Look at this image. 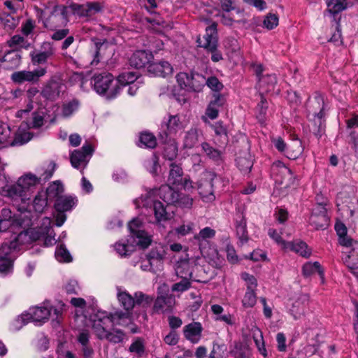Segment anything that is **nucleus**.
<instances>
[{
	"instance_id": "53",
	"label": "nucleus",
	"mask_w": 358,
	"mask_h": 358,
	"mask_svg": "<svg viewBox=\"0 0 358 358\" xmlns=\"http://www.w3.org/2000/svg\"><path fill=\"white\" fill-rule=\"evenodd\" d=\"M257 303L256 290H246L243 299L242 305L245 308H252Z\"/></svg>"
},
{
	"instance_id": "33",
	"label": "nucleus",
	"mask_w": 358,
	"mask_h": 358,
	"mask_svg": "<svg viewBox=\"0 0 358 358\" xmlns=\"http://www.w3.org/2000/svg\"><path fill=\"white\" fill-rule=\"evenodd\" d=\"M152 58L153 56L150 52L146 50L136 51V69L145 71V68L148 69Z\"/></svg>"
},
{
	"instance_id": "18",
	"label": "nucleus",
	"mask_w": 358,
	"mask_h": 358,
	"mask_svg": "<svg viewBox=\"0 0 358 358\" xmlns=\"http://www.w3.org/2000/svg\"><path fill=\"white\" fill-rule=\"evenodd\" d=\"M93 152L92 145L90 144L84 145L81 150H75L71 155V165L77 169H83Z\"/></svg>"
},
{
	"instance_id": "20",
	"label": "nucleus",
	"mask_w": 358,
	"mask_h": 358,
	"mask_svg": "<svg viewBox=\"0 0 358 358\" xmlns=\"http://www.w3.org/2000/svg\"><path fill=\"white\" fill-rule=\"evenodd\" d=\"M67 8L68 13L71 11L78 16L87 17L99 12L101 10V6L97 2L88 3L85 5L73 3Z\"/></svg>"
},
{
	"instance_id": "52",
	"label": "nucleus",
	"mask_w": 358,
	"mask_h": 358,
	"mask_svg": "<svg viewBox=\"0 0 358 358\" xmlns=\"http://www.w3.org/2000/svg\"><path fill=\"white\" fill-rule=\"evenodd\" d=\"M209 358H227V348L224 343H214Z\"/></svg>"
},
{
	"instance_id": "14",
	"label": "nucleus",
	"mask_w": 358,
	"mask_h": 358,
	"mask_svg": "<svg viewBox=\"0 0 358 358\" xmlns=\"http://www.w3.org/2000/svg\"><path fill=\"white\" fill-rule=\"evenodd\" d=\"M186 126L187 123L181 120L178 115H169L167 118L164 119L161 125L166 138L176 135L178 131L184 129Z\"/></svg>"
},
{
	"instance_id": "26",
	"label": "nucleus",
	"mask_w": 358,
	"mask_h": 358,
	"mask_svg": "<svg viewBox=\"0 0 358 358\" xmlns=\"http://www.w3.org/2000/svg\"><path fill=\"white\" fill-rule=\"evenodd\" d=\"M148 71L154 76L165 78L173 73V69L168 62L160 61L149 64Z\"/></svg>"
},
{
	"instance_id": "61",
	"label": "nucleus",
	"mask_w": 358,
	"mask_h": 358,
	"mask_svg": "<svg viewBox=\"0 0 358 358\" xmlns=\"http://www.w3.org/2000/svg\"><path fill=\"white\" fill-rule=\"evenodd\" d=\"M201 148L203 151L210 158L214 160H217L220 158L221 152H220V150L213 148L208 143H203L201 144Z\"/></svg>"
},
{
	"instance_id": "15",
	"label": "nucleus",
	"mask_w": 358,
	"mask_h": 358,
	"mask_svg": "<svg viewBox=\"0 0 358 358\" xmlns=\"http://www.w3.org/2000/svg\"><path fill=\"white\" fill-rule=\"evenodd\" d=\"M134 219L131 220L128 223V229L130 231L129 238L127 240H122L115 243V250L121 257L131 255L134 251Z\"/></svg>"
},
{
	"instance_id": "49",
	"label": "nucleus",
	"mask_w": 358,
	"mask_h": 358,
	"mask_svg": "<svg viewBox=\"0 0 358 358\" xmlns=\"http://www.w3.org/2000/svg\"><path fill=\"white\" fill-rule=\"evenodd\" d=\"M199 131L196 128H191L185 134L183 142L185 148H192L198 143Z\"/></svg>"
},
{
	"instance_id": "31",
	"label": "nucleus",
	"mask_w": 358,
	"mask_h": 358,
	"mask_svg": "<svg viewBox=\"0 0 358 358\" xmlns=\"http://www.w3.org/2000/svg\"><path fill=\"white\" fill-rule=\"evenodd\" d=\"M117 299L121 306L127 312L132 310L134 307V299L133 297L127 292L122 291L120 288H117ZM125 315H128L131 320V317L129 313H124Z\"/></svg>"
},
{
	"instance_id": "19",
	"label": "nucleus",
	"mask_w": 358,
	"mask_h": 358,
	"mask_svg": "<svg viewBox=\"0 0 358 358\" xmlns=\"http://www.w3.org/2000/svg\"><path fill=\"white\" fill-rule=\"evenodd\" d=\"M55 50L50 42H44L39 50H34L30 53L33 64L38 65L45 64L48 58L52 56Z\"/></svg>"
},
{
	"instance_id": "13",
	"label": "nucleus",
	"mask_w": 358,
	"mask_h": 358,
	"mask_svg": "<svg viewBox=\"0 0 358 358\" xmlns=\"http://www.w3.org/2000/svg\"><path fill=\"white\" fill-rule=\"evenodd\" d=\"M308 301L309 298L306 294H298L289 299L287 306L294 320L301 318L305 314Z\"/></svg>"
},
{
	"instance_id": "3",
	"label": "nucleus",
	"mask_w": 358,
	"mask_h": 358,
	"mask_svg": "<svg viewBox=\"0 0 358 358\" xmlns=\"http://www.w3.org/2000/svg\"><path fill=\"white\" fill-rule=\"evenodd\" d=\"M62 315V308L53 306L50 302H43L41 306L29 308L19 315L13 322L15 329H20L28 322L41 325L52 319L58 321Z\"/></svg>"
},
{
	"instance_id": "45",
	"label": "nucleus",
	"mask_w": 358,
	"mask_h": 358,
	"mask_svg": "<svg viewBox=\"0 0 358 358\" xmlns=\"http://www.w3.org/2000/svg\"><path fill=\"white\" fill-rule=\"evenodd\" d=\"M252 334L255 343L257 348H258L259 352L266 357L267 356V352L265 348L264 341L263 338L262 332L261 330L256 326L252 327Z\"/></svg>"
},
{
	"instance_id": "51",
	"label": "nucleus",
	"mask_w": 358,
	"mask_h": 358,
	"mask_svg": "<svg viewBox=\"0 0 358 358\" xmlns=\"http://www.w3.org/2000/svg\"><path fill=\"white\" fill-rule=\"evenodd\" d=\"M194 223L192 222H188L176 227L174 230L169 231L168 235H171V234L174 233L178 236H185L188 234H190L194 231Z\"/></svg>"
},
{
	"instance_id": "8",
	"label": "nucleus",
	"mask_w": 358,
	"mask_h": 358,
	"mask_svg": "<svg viewBox=\"0 0 358 358\" xmlns=\"http://www.w3.org/2000/svg\"><path fill=\"white\" fill-rule=\"evenodd\" d=\"M155 193V191H148L139 199L138 203H141L146 208L152 206L155 219V223L161 225L162 223L170 220L173 215L166 210V207L162 202L155 200V198H153Z\"/></svg>"
},
{
	"instance_id": "38",
	"label": "nucleus",
	"mask_w": 358,
	"mask_h": 358,
	"mask_svg": "<svg viewBox=\"0 0 358 358\" xmlns=\"http://www.w3.org/2000/svg\"><path fill=\"white\" fill-rule=\"evenodd\" d=\"M303 274L306 277L310 276L313 273L317 272L320 276L322 283L324 282V271L321 268V265L318 262H307L302 268Z\"/></svg>"
},
{
	"instance_id": "4",
	"label": "nucleus",
	"mask_w": 358,
	"mask_h": 358,
	"mask_svg": "<svg viewBox=\"0 0 358 358\" xmlns=\"http://www.w3.org/2000/svg\"><path fill=\"white\" fill-rule=\"evenodd\" d=\"M37 241H42L45 246H50L56 243L55 233L51 227L50 218L44 217L42 225L39 229H29L21 231L11 241L8 242L16 243L17 245V251L22 246Z\"/></svg>"
},
{
	"instance_id": "58",
	"label": "nucleus",
	"mask_w": 358,
	"mask_h": 358,
	"mask_svg": "<svg viewBox=\"0 0 358 358\" xmlns=\"http://www.w3.org/2000/svg\"><path fill=\"white\" fill-rule=\"evenodd\" d=\"M275 83L276 78L274 75H268L266 76H262L259 78V86L260 87H265L264 90L266 92L272 90Z\"/></svg>"
},
{
	"instance_id": "28",
	"label": "nucleus",
	"mask_w": 358,
	"mask_h": 358,
	"mask_svg": "<svg viewBox=\"0 0 358 358\" xmlns=\"http://www.w3.org/2000/svg\"><path fill=\"white\" fill-rule=\"evenodd\" d=\"M198 189L199 193L203 201L206 203H211L215 201V196L214 194L212 179L201 180L199 185Z\"/></svg>"
},
{
	"instance_id": "2",
	"label": "nucleus",
	"mask_w": 358,
	"mask_h": 358,
	"mask_svg": "<svg viewBox=\"0 0 358 358\" xmlns=\"http://www.w3.org/2000/svg\"><path fill=\"white\" fill-rule=\"evenodd\" d=\"M54 172V167L49 164L44 173L37 176L31 173L21 176L15 183H7L1 192V195L9 199L15 205L29 203V201L36 185L41 180L50 178Z\"/></svg>"
},
{
	"instance_id": "29",
	"label": "nucleus",
	"mask_w": 358,
	"mask_h": 358,
	"mask_svg": "<svg viewBox=\"0 0 358 358\" xmlns=\"http://www.w3.org/2000/svg\"><path fill=\"white\" fill-rule=\"evenodd\" d=\"M283 250L293 251L306 258L309 257L312 253L311 249L308 248L307 244L300 241L287 242Z\"/></svg>"
},
{
	"instance_id": "12",
	"label": "nucleus",
	"mask_w": 358,
	"mask_h": 358,
	"mask_svg": "<svg viewBox=\"0 0 358 358\" xmlns=\"http://www.w3.org/2000/svg\"><path fill=\"white\" fill-rule=\"evenodd\" d=\"M338 241L341 245L352 248L345 259L348 266L352 269L358 268V242L348 236L347 234L338 237Z\"/></svg>"
},
{
	"instance_id": "47",
	"label": "nucleus",
	"mask_w": 358,
	"mask_h": 358,
	"mask_svg": "<svg viewBox=\"0 0 358 358\" xmlns=\"http://www.w3.org/2000/svg\"><path fill=\"white\" fill-rule=\"evenodd\" d=\"M138 145L140 147L154 148L157 145L156 137L150 132H142L139 136Z\"/></svg>"
},
{
	"instance_id": "40",
	"label": "nucleus",
	"mask_w": 358,
	"mask_h": 358,
	"mask_svg": "<svg viewBox=\"0 0 358 358\" xmlns=\"http://www.w3.org/2000/svg\"><path fill=\"white\" fill-rule=\"evenodd\" d=\"M65 87L57 82H50L43 90V94L48 99H55L64 91Z\"/></svg>"
},
{
	"instance_id": "41",
	"label": "nucleus",
	"mask_w": 358,
	"mask_h": 358,
	"mask_svg": "<svg viewBox=\"0 0 358 358\" xmlns=\"http://www.w3.org/2000/svg\"><path fill=\"white\" fill-rule=\"evenodd\" d=\"M32 134L27 131H25L22 126L17 131L13 140L10 139V145L19 146L22 145L29 142L32 138Z\"/></svg>"
},
{
	"instance_id": "22",
	"label": "nucleus",
	"mask_w": 358,
	"mask_h": 358,
	"mask_svg": "<svg viewBox=\"0 0 358 358\" xmlns=\"http://www.w3.org/2000/svg\"><path fill=\"white\" fill-rule=\"evenodd\" d=\"M309 224L315 229H322L328 225L329 218L327 210L323 206H317L309 217Z\"/></svg>"
},
{
	"instance_id": "25",
	"label": "nucleus",
	"mask_w": 358,
	"mask_h": 358,
	"mask_svg": "<svg viewBox=\"0 0 358 358\" xmlns=\"http://www.w3.org/2000/svg\"><path fill=\"white\" fill-rule=\"evenodd\" d=\"M203 331L202 325L200 322H192L183 328V334L185 338L192 343H197L201 338Z\"/></svg>"
},
{
	"instance_id": "46",
	"label": "nucleus",
	"mask_w": 358,
	"mask_h": 358,
	"mask_svg": "<svg viewBox=\"0 0 358 358\" xmlns=\"http://www.w3.org/2000/svg\"><path fill=\"white\" fill-rule=\"evenodd\" d=\"M236 164L238 169L244 172L248 173L251 170L253 165L252 156L248 152H245L243 156H239L236 159Z\"/></svg>"
},
{
	"instance_id": "57",
	"label": "nucleus",
	"mask_w": 358,
	"mask_h": 358,
	"mask_svg": "<svg viewBox=\"0 0 358 358\" xmlns=\"http://www.w3.org/2000/svg\"><path fill=\"white\" fill-rule=\"evenodd\" d=\"M192 78V72L190 73H187L185 72H180L177 74L176 80L178 85L181 88L185 89L186 90L189 91L190 88V80Z\"/></svg>"
},
{
	"instance_id": "34",
	"label": "nucleus",
	"mask_w": 358,
	"mask_h": 358,
	"mask_svg": "<svg viewBox=\"0 0 358 358\" xmlns=\"http://www.w3.org/2000/svg\"><path fill=\"white\" fill-rule=\"evenodd\" d=\"M117 85L120 87V90L123 87L128 86L127 93L130 96L134 95L132 85L134 83V73L133 72H124L118 76L115 80Z\"/></svg>"
},
{
	"instance_id": "64",
	"label": "nucleus",
	"mask_w": 358,
	"mask_h": 358,
	"mask_svg": "<svg viewBox=\"0 0 358 358\" xmlns=\"http://www.w3.org/2000/svg\"><path fill=\"white\" fill-rule=\"evenodd\" d=\"M182 208H191L193 204V199L187 195H182L178 192V199L175 203Z\"/></svg>"
},
{
	"instance_id": "48",
	"label": "nucleus",
	"mask_w": 358,
	"mask_h": 358,
	"mask_svg": "<svg viewBox=\"0 0 358 358\" xmlns=\"http://www.w3.org/2000/svg\"><path fill=\"white\" fill-rule=\"evenodd\" d=\"M45 192L50 199L56 200L59 196L64 195V186L60 181L56 180L48 186Z\"/></svg>"
},
{
	"instance_id": "9",
	"label": "nucleus",
	"mask_w": 358,
	"mask_h": 358,
	"mask_svg": "<svg viewBox=\"0 0 358 358\" xmlns=\"http://www.w3.org/2000/svg\"><path fill=\"white\" fill-rule=\"evenodd\" d=\"M78 204V199L72 194L60 196L55 201L54 218L55 224L61 227L66 220V213L71 211Z\"/></svg>"
},
{
	"instance_id": "50",
	"label": "nucleus",
	"mask_w": 358,
	"mask_h": 358,
	"mask_svg": "<svg viewBox=\"0 0 358 358\" xmlns=\"http://www.w3.org/2000/svg\"><path fill=\"white\" fill-rule=\"evenodd\" d=\"M190 83L189 91L199 92L206 85V79L203 76L199 73L192 72Z\"/></svg>"
},
{
	"instance_id": "21",
	"label": "nucleus",
	"mask_w": 358,
	"mask_h": 358,
	"mask_svg": "<svg viewBox=\"0 0 358 358\" xmlns=\"http://www.w3.org/2000/svg\"><path fill=\"white\" fill-rule=\"evenodd\" d=\"M325 103L324 96L320 94H316L308 101V115L313 117H317L321 120L324 116V110Z\"/></svg>"
},
{
	"instance_id": "54",
	"label": "nucleus",
	"mask_w": 358,
	"mask_h": 358,
	"mask_svg": "<svg viewBox=\"0 0 358 358\" xmlns=\"http://www.w3.org/2000/svg\"><path fill=\"white\" fill-rule=\"evenodd\" d=\"M231 352L235 358H248L250 355L249 348L241 343H236Z\"/></svg>"
},
{
	"instance_id": "16",
	"label": "nucleus",
	"mask_w": 358,
	"mask_h": 358,
	"mask_svg": "<svg viewBox=\"0 0 358 358\" xmlns=\"http://www.w3.org/2000/svg\"><path fill=\"white\" fill-rule=\"evenodd\" d=\"M47 72L45 67H39L34 71H20L14 72L11 76V79L17 83L24 82H37L40 78L43 77Z\"/></svg>"
},
{
	"instance_id": "44",
	"label": "nucleus",
	"mask_w": 358,
	"mask_h": 358,
	"mask_svg": "<svg viewBox=\"0 0 358 358\" xmlns=\"http://www.w3.org/2000/svg\"><path fill=\"white\" fill-rule=\"evenodd\" d=\"M303 151L301 142L299 139H295L287 145L285 155L290 159H296L302 154Z\"/></svg>"
},
{
	"instance_id": "24",
	"label": "nucleus",
	"mask_w": 358,
	"mask_h": 358,
	"mask_svg": "<svg viewBox=\"0 0 358 358\" xmlns=\"http://www.w3.org/2000/svg\"><path fill=\"white\" fill-rule=\"evenodd\" d=\"M215 230L206 227L199 231L194 235V238L198 243L201 252L204 256H208L209 253L206 251V245L209 243V240L215 236Z\"/></svg>"
},
{
	"instance_id": "59",
	"label": "nucleus",
	"mask_w": 358,
	"mask_h": 358,
	"mask_svg": "<svg viewBox=\"0 0 358 358\" xmlns=\"http://www.w3.org/2000/svg\"><path fill=\"white\" fill-rule=\"evenodd\" d=\"M55 257L60 262H69L71 261L70 253L63 245H60L57 248Z\"/></svg>"
},
{
	"instance_id": "23",
	"label": "nucleus",
	"mask_w": 358,
	"mask_h": 358,
	"mask_svg": "<svg viewBox=\"0 0 358 358\" xmlns=\"http://www.w3.org/2000/svg\"><path fill=\"white\" fill-rule=\"evenodd\" d=\"M155 191V200L158 196L167 204H175L178 199V192L174 190L169 185H162L159 189H150Z\"/></svg>"
},
{
	"instance_id": "42",
	"label": "nucleus",
	"mask_w": 358,
	"mask_h": 358,
	"mask_svg": "<svg viewBox=\"0 0 358 358\" xmlns=\"http://www.w3.org/2000/svg\"><path fill=\"white\" fill-rule=\"evenodd\" d=\"M236 232L241 244L247 243L248 235L247 231L246 220L243 216L240 215V220L236 222Z\"/></svg>"
},
{
	"instance_id": "6",
	"label": "nucleus",
	"mask_w": 358,
	"mask_h": 358,
	"mask_svg": "<svg viewBox=\"0 0 358 358\" xmlns=\"http://www.w3.org/2000/svg\"><path fill=\"white\" fill-rule=\"evenodd\" d=\"M91 85L98 94L107 99L115 98L120 92V87L117 85L113 76L109 73L94 76Z\"/></svg>"
},
{
	"instance_id": "35",
	"label": "nucleus",
	"mask_w": 358,
	"mask_h": 358,
	"mask_svg": "<svg viewBox=\"0 0 358 358\" xmlns=\"http://www.w3.org/2000/svg\"><path fill=\"white\" fill-rule=\"evenodd\" d=\"M152 242V235L144 229H136V245L141 249L148 248Z\"/></svg>"
},
{
	"instance_id": "7",
	"label": "nucleus",
	"mask_w": 358,
	"mask_h": 358,
	"mask_svg": "<svg viewBox=\"0 0 358 358\" xmlns=\"http://www.w3.org/2000/svg\"><path fill=\"white\" fill-rule=\"evenodd\" d=\"M68 8L62 6H56L53 8L46 7L39 14L44 26L53 29L66 24L68 19Z\"/></svg>"
},
{
	"instance_id": "32",
	"label": "nucleus",
	"mask_w": 358,
	"mask_h": 358,
	"mask_svg": "<svg viewBox=\"0 0 358 358\" xmlns=\"http://www.w3.org/2000/svg\"><path fill=\"white\" fill-rule=\"evenodd\" d=\"M164 146V157L168 160H173L178 155V143L176 139L166 138Z\"/></svg>"
},
{
	"instance_id": "43",
	"label": "nucleus",
	"mask_w": 358,
	"mask_h": 358,
	"mask_svg": "<svg viewBox=\"0 0 358 358\" xmlns=\"http://www.w3.org/2000/svg\"><path fill=\"white\" fill-rule=\"evenodd\" d=\"M48 196L45 191H39L33 200V208L37 213H42L48 206Z\"/></svg>"
},
{
	"instance_id": "56",
	"label": "nucleus",
	"mask_w": 358,
	"mask_h": 358,
	"mask_svg": "<svg viewBox=\"0 0 358 358\" xmlns=\"http://www.w3.org/2000/svg\"><path fill=\"white\" fill-rule=\"evenodd\" d=\"M0 20L6 30H12L15 29L19 23L18 18H16L11 15H3L0 17Z\"/></svg>"
},
{
	"instance_id": "11",
	"label": "nucleus",
	"mask_w": 358,
	"mask_h": 358,
	"mask_svg": "<svg viewBox=\"0 0 358 358\" xmlns=\"http://www.w3.org/2000/svg\"><path fill=\"white\" fill-rule=\"evenodd\" d=\"M272 175L276 183L287 188L294 182V175L289 168L280 161L275 162L271 166Z\"/></svg>"
},
{
	"instance_id": "1",
	"label": "nucleus",
	"mask_w": 358,
	"mask_h": 358,
	"mask_svg": "<svg viewBox=\"0 0 358 358\" xmlns=\"http://www.w3.org/2000/svg\"><path fill=\"white\" fill-rule=\"evenodd\" d=\"M90 322L94 334L99 339H106L117 343L124 339V334L115 327L127 326L131 322V320L128 315L121 312L111 313L97 310L90 316Z\"/></svg>"
},
{
	"instance_id": "63",
	"label": "nucleus",
	"mask_w": 358,
	"mask_h": 358,
	"mask_svg": "<svg viewBox=\"0 0 358 358\" xmlns=\"http://www.w3.org/2000/svg\"><path fill=\"white\" fill-rule=\"evenodd\" d=\"M136 306H141L143 308L150 306L152 302V298L143 294L142 292L136 293Z\"/></svg>"
},
{
	"instance_id": "10",
	"label": "nucleus",
	"mask_w": 358,
	"mask_h": 358,
	"mask_svg": "<svg viewBox=\"0 0 358 358\" xmlns=\"http://www.w3.org/2000/svg\"><path fill=\"white\" fill-rule=\"evenodd\" d=\"M17 245L5 241L0 246V273H9L16 258Z\"/></svg>"
},
{
	"instance_id": "5",
	"label": "nucleus",
	"mask_w": 358,
	"mask_h": 358,
	"mask_svg": "<svg viewBox=\"0 0 358 358\" xmlns=\"http://www.w3.org/2000/svg\"><path fill=\"white\" fill-rule=\"evenodd\" d=\"M30 210L18 207V212L13 213L10 208H3L0 211V232L6 231L11 227H27L32 224Z\"/></svg>"
},
{
	"instance_id": "27",
	"label": "nucleus",
	"mask_w": 358,
	"mask_h": 358,
	"mask_svg": "<svg viewBox=\"0 0 358 358\" xmlns=\"http://www.w3.org/2000/svg\"><path fill=\"white\" fill-rule=\"evenodd\" d=\"M197 43L200 47L208 49L209 46L215 43L217 45V25L213 23L206 29V34L202 38H199Z\"/></svg>"
},
{
	"instance_id": "37",
	"label": "nucleus",
	"mask_w": 358,
	"mask_h": 358,
	"mask_svg": "<svg viewBox=\"0 0 358 358\" xmlns=\"http://www.w3.org/2000/svg\"><path fill=\"white\" fill-rule=\"evenodd\" d=\"M326 3L327 11L332 15L346 10L351 5L348 0H327Z\"/></svg>"
},
{
	"instance_id": "60",
	"label": "nucleus",
	"mask_w": 358,
	"mask_h": 358,
	"mask_svg": "<svg viewBox=\"0 0 358 358\" xmlns=\"http://www.w3.org/2000/svg\"><path fill=\"white\" fill-rule=\"evenodd\" d=\"M79 103L77 101H72L63 105L62 108V115L64 117H69L72 115L78 109Z\"/></svg>"
},
{
	"instance_id": "39",
	"label": "nucleus",
	"mask_w": 358,
	"mask_h": 358,
	"mask_svg": "<svg viewBox=\"0 0 358 358\" xmlns=\"http://www.w3.org/2000/svg\"><path fill=\"white\" fill-rule=\"evenodd\" d=\"M183 171L182 167L172 162L170 164V171L168 177V182L173 185H179L182 182Z\"/></svg>"
},
{
	"instance_id": "30",
	"label": "nucleus",
	"mask_w": 358,
	"mask_h": 358,
	"mask_svg": "<svg viewBox=\"0 0 358 358\" xmlns=\"http://www.w3.org/2000/svg\"><path fill=\"white\" fill-rule=\"evenodd\" d=\"M21 56L15 49L8 51L2 58H0V65L4 63L6 69H13L20 64Z\"/></svg>"
},
{
	"instance_id": "55",
	"label": "nucleus",
	"mask_w": 358,
	"mask_h": 358,
	"mask_svg": "<svg viewBox=\"0 0 358 358\" xmlns=\"http://www.w3.org/2000/svg\"><path fill=\"white\" fill-rule=\"evenodd\" d=\"M10 129L6 124H0V145L3 147L10 145Z\"/></svg>"
},
{
	"instance_id": "36",
	"label": "nucleus",
	"mask_w": 358,
	"mask_h": 358,
	"mask_svg": "<svg viewBox=\"0 0 358 358\" xmlns=\"http://www.w3.org/2000/svg\"><path fill=\"white\" fill-rule=\"evenodd\" d=\"M224 104V100L220 95H215L206 110V115L211 120H215L218 116L219 109Z\"/></svg>"
},
{
	"instance_id": "62",
	"label": "nucleus",
	"mask_w": 358,
	"mask_h": 358,
	"mask_svg": "<svg viewBox=\"0 0 358 358\" xmlns=\"http://www.w3.org/2000/svg\"><path fill=\"white\" fill-rule=\"evenodd\" d=\"M241 278L245 282L247 290H256L257 287V280L256 278L248 273H243Z\"/></svg>"
},
{
	"instance_id": "17",
	"label": "nucleus",
	"mask_w": 358,
	"mask_h": 358,
	"mask_svg": "<svg viewBox=\"0 0 358 358\" xmlns=\"http://www.w3.org/2000/svg\"><path fill=\"white\" fill-rule=\"evenodd\" d=\"M164 291H168V287L164 284L158 289L159 294ZM176 304V299L172 294L166 296L159 295L155 300L154 303V310L156 312H166L173 309Z\"/></svg>"
}]
</instances>
